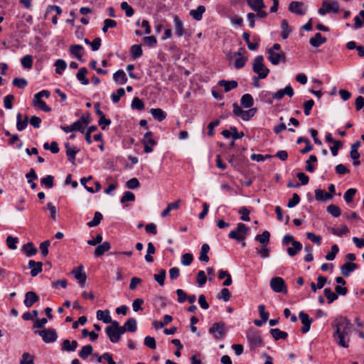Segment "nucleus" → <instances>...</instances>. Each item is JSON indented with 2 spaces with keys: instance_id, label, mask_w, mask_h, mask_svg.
Returning <instances> with one entry per match:
<instances>
[{
  "instance_id": "obj_9",
  "label": "nucleus",
  "mask_w": 364,
  "mask_h": 364,
  "mask_svg": "<svg viewBox=\"0 0 364 364\" xmlns=\"http://www.w3.org/2000/svg\"><path fill=\"white\" fill-rule=\"evenodd\" d=\"M142 144L144 146V152L146 154L153 151V146L156 144V141L153 139V134L151 132H147L142 139Z\"/></svg>"
},
{
  "instance_id": "obj_24",
  "label": "nucleus",
  "mask_w": 364,
  "mask_h": 364,
  "mask_svg": "<svg viewBox=\"0 0 364 364\" xmlns=\"http://www.w3.org/2000/svg\"><path fill=\"white\" fill-rule=\"evenodd\" d=\"M96 316L98 320L102 321L105 323H112L114 321L112 320L109 310H98Z\"/></svg>"
},
{
  "instance_id": "obj_33",
  "label": "nucleus",
  "mask_w": 364,
  "mask_h": 364,
  "mask_svg": "<svg viewBox=\"0 0 364 364\" xmlns=\"http://www.w3.org/2000/svg\"><path fill=\"white\" fill-rule=\"evenodd\" d=\"M150 112L154 118L159 120V122L163 121L166 117V112L160 108H152L151 109Z\"/></svg>"
},
{
  "instance_id": "obj_13",
  "label": "nucleus",
  "mask_w": 364,
  "mask_h": 364,
  "mask_svg": "<svg viewBox=\"0 0 364 364\" xmlns=\"http://www.w3.org/2000/svg\"><path fill=\"white\" fill-rule=\"evenodd\" d=\"M289 10L298 15H304L306 14V7L299 1H291L289 5Z\"/></svg>"
},
{
  "instance_id": "obj_55",
  "label": "nucleus",
  "mask_w": 364,
  "mask_h": 364,
  "mask_svg": "<svg viewBox=\"0 0 364 364\" xmlns=\"http://www.w3.org/2000/svg\"><path fill=\"white\" fill-rule=\"evenodd\" d=\"M338 251L339 249L337 245H332L331 248V252L326 255V259L328 261L333 260Z\"/></svg>"
},
{
  "instance_id": "obj_60",
  "label": "nucleus",
  "mask_w": 364,
  "mask_h": 364,
  "mask_svg": "<svg viewBox=\"0 0 364 364\" xmlns=\"http://www.w3.org/2000/svg\"><path fill=\"white\" fill-rule=\"evenodd\" d=\"M193 259V255L191 253H185L181 257V264L184 266L190 265Z\"/></svg>"
},
{
  "instance_id": "obj_6",
  "label": "nucleus",
  "mask_w": 364,
  "mask_h": 364,
  "mask_svg": "<svg viewBox=\"0 0 364 364\" xmlns=\"http://www.w3.org/2000/svg\"><path fill=\"white\" fill-rule=\"evenodd\" d=\"M248 232V228L243 223H238L236 230H231L228 235L231 239H235L238 242L244 241L245 235Z\"/></svg>"
},
{
  "instance_id": "obj_39",
  "label": "nucleus",
  "mask_w": 364,
  "mask_h": 364,
  "mask_svg": "<svg viewBox=\"0 0 364 364\" xmlns=\"http://www.w3.org/2000/svg\"><path fill=\"white\" fill-rule=\"evenodd\" d=\"M87 73V70L85 68H81L78 73H77V80L82 84V85H88L89 80L87 78L85 77V75Z\"/></svg>"
},
{
  "instance_id": "obj_37",
  "label": "nucleus",
  "mask_w": 364,
  "mask_h": 364,
  "mask_svg": "<svg viewBox=\"0 0 364 364\" xmlns=\"http://www.w3.org/2000/svg\"><path fill=\"white\" fill-rule=\"evenodd\" d=\"M270 333L275 340L285 339L288 336L287 332L281 331L279 328H272Z\"/></svg>"
},
{
  "instance_id": "obj_50",
  "label": "nucleus",
  "mask_w": 364,
  "mask_h": 364,
  "mask_svg": "<svg viewBox=\"0 0 364 364\" xmlns=\"http://www.w3.org/2000/svg\"><path fill=\"white\" fill-rule=\"evenodd\" d=\"M82 50V46L80 45H74L72 46L70 48V53L74 55L77 59L80 60L82 58L81 50Z\"/></svg>"
},
{
  "instance_id": "obj_31",
  "label": "nucleus",
  "mask_w": 364,
  "mask_h": 364,
  "mask_svg": "<svg viewBox=\"0 0 364 364\" xmlns=\"http://www.w3.org/2000/svg\"><path fill=\"white\" fill-rule=\"evenodd\" d=\"M331 193H327L321 189L315 190V198L318 201L327 200L333 198Z\"/></svg>"
},
{
  "instance_id": "obj_5",
  "label": "nucleus",
  "mask_w": 364,
  "mask_h": 364,
  "mask_svg": "<svg viewBox=\"0 0 364 364\" xmlns=\"http://www.w3.org/2000/svg\"><path fill=\"white\" fill-rule=\"evenodd\" d=\"M339 11V4L338 1H334L329 2L324 0L322 3V7L318 9V14L321 16L326 15V14L333 13L337 14Z\"/></svg>"
},
{
  "instance_id": "obj_44",
  "label": "nucleus",
  "mask_w": 364,
  "mask_h": 364,
  "mask_svg": "<svg viewBox=\"0 0 364 364\" xmlns=\"http://www.w3.org/2000/svg\"><path fill=\"white\" fill-rule=\"evenodd\" d=\"M55 73L61 75L67 68V63L64 60L58 59L55 63Z\"/></svg>"
},
{
  "instance_id": "obj_53",
  "label": "nucleus",
  "mask_w": 364,
  "mask_h": 364,
  "mask_svg": "<svg viewBox=\"0 0 364 364\" xmlns=\"http://www.w3.org/2000/svg\"><path fill=\"white\" fill-rule=\"evenodd\" d=\"M231 294L228 289L223 288L220 291V294H218L217 298L218 299H223L224 301H228L230 299Z\"/></svg>"
},
{
  "instance_id": "obj_43",
  "label": "nucleus",
  "mask_w": 364,
  "mask_h": 364,
  "mask_svg": "<svg viewBox=\"0 0 364 364\" xmlns=\"http://www.w3.org/2000/svg\"><path fill=\"white\" fill-rule=\"evenodd\" d=\"M348 231H349L348 228L345 225H341L339 228H331V232L332 234H333L335 235H337V236H339V237L346 234L347 232H348Z\"/></svg>"
},
{
  "instance_id": "obj_51",
  "label": "nucleus",
  "mask_w": 364,
  "mask_h": 364,
  "mask_svg": "<svg viewBox=\"0 0 364 364\" xmlns=\"http://www.w3.org/2000/svg\"><path fill=\"white\" fill-rule=\"evenodd\" d=\"M125 95V91L124 88H119L117 90L116 93H112L111 95V99L113 103H117L120 98Z\"/></svg>"
},
{
  "instance_id": "obj_36",
  "label": "nucleus",
  "mask_w": 364,
  "mask_h": 364,
  "mask_svg": "<svg viewBox=\"0 0 364 364\" xmlns=\"http://www.w3.org/2000/svg\"><path fill=\"white\" fill-rule=\"evenodd\" d=\"M247 3L252 10H259L265 8L263 0H247Z\"/></svg>"
},
{
  "instance_id": "obj_22",
  "label": "nucleus",
  "mask_w": 364,
  "mask_h": 364,
  "mask_svg": "<svg viewBox=\"0 0 364 364\" xmlns=\"http://www.w3.org/2000/svg\"><path fill=\"white\" fill-rule=\"evenodd\" d=\"M218 85L224 88L225 92H228L238 86V83L235 80H221L218 82Z\"/></svg>"
},
{
  "instance_id": "obj_28",
  "label": "nucleus",
  "mask_w": 364,
  "mask_h": 364,
  "mask_svg": "<svg viewBox=\"0 0 364 364\" xmlns=\"http://www.w3.org/2000/svg\"><path fill=\"white\" fill-rule=\"evenodd\" d=\"M291 245L287 249V252L290 257H294L302 250V244L299 241H293Z\"/></svg>"
},
{
  "instance_id": "obj_30",
  "label": "nucleus",
  "mask_w": 364,
  "mask_h": 364,
  "mask_svg": "<svg viewBox=\"0 0 364 364\" xmlns=\"http://www.w3.org/2000/svg\"><path fill=\"white\" fill-rule=\"evenodd\" d=\"M113 80L115 82L124 85L127 81L126 73L122 70H119L113 74Z\"/></svg>"
},
{
  "instance_id": "obj_14",
  "label": "nucleus",
  "mask_w": 364,
  "mask_h": 364,
  "mask_svg": "<svg viewBox=\"0 0 364 364\" xmlns=\"http://www.w3.org/2000/svg\"><path fill=\"white\" fill-rule=\"evenodd\" d=\"M105 332L112 343H117L120 341L121 337L113 323L106 327Z\"/></svg>"
},
{
  "instance_id": "obj_63",
  "label": "nucleus",
  "mask_w": 364,
  "mask_h": 364,
  "mask_svg": "<svg viewBox=\"0 0 364 364\" xmlns=\"http://www.w3.org/2000/svg\"><path fill=\"white\" fill-rule=\"evenodd\" d=\"M71 125L73 132L77 131L81 133L85 132L86 127L79 119L73 123Z\"/></svg>"
},
{
  "instance_id": "obj_61",
  "label": "nucleus",
  "mask_w": 364,
  "mask_h": 364,
  "mask_svg": "<svg viewBox=\"0 0 364 364\" xmlns=\"http://www.w3.org/2000/svg\"><path fill=\"white\" fill-rule=\"evenodd\" d=\"M255 108H252L250 109L249 110H244L240 117L245 121H248L255 115Z\"/></svg>"
},
{
  "instance_id": "obj_17",
  "label": "nucleus",
  "mask_w": 364,
  "mask_h": 364,
  "mask_svg": "<svg viewBox=\"0 0 364 364\" xmlns=\"http://www.w3.org/2000/svg\"><path fill=\"white\" fill-rule=\"evenodd\" d=\"M245 50L244 48H240L238 52H235L233 53L234 57H237L235 61V67L237 69H240L243 68L246 63L247 58L241 56L242 53H245Z\"/></svg>"
},
{
  "instance_id": "obj_19",
  "label": "nucleus",
  "mask_w": 364,
  "mask_h": 364,
  "mask_svg": "<svg viewBox=\"0 0 364 364\" xmlns=\"http://www.w3.org/2000/svg\"><path fill=\"white\" fill-rule=\"evenodd\" d=\"M173 18L175 26V33L178 37H181L185 33L183 23L177 15H174Z\"/></svg>"
},
{
  "instance_id": "obj_29",
  "label": "nucleus",
  "mask_w": 364,
  "mask_h": 364,
  "mask_svg": "<svg viewBox=\"0 0 364 364\" xmlns=\"http://www.w3.org/2000/svg\"><path fill=\"white\" fill-rule=\"evenodd\" d=\"M326 41V38L323 37L320 33H316L314 37L309 40V43L313 47L317 48Z\"/></svg>"
},
{
  "instance_id": "obj_41",
  "label": "nucleus",
  "mask_w": 364,
  "mask_h": 364,
  "mask_svg": "<svg viewBox=\"0 0 364 364\" xmlns=\"http://www.w3.org/2000/svg\"><path fill=\"white\" fill-rule=\"evenodd\" d=\"M92 351L93 348L91 345L84 346L79 352V356L82 359L85 360L87 358L89 355H90L92 353Z\"/></svg>"
},
{
  "instance_id": "obj_23",
  "label": "nucleus",
  "mask_w": 364,
  "mask_h": 364,
  "mask_svg": "<svg viewBox=\"0 0 364 364\" xmlns=\"http://www.w3.org/2000/svg\"><path fill=\"white\" fill-rule=\"evenodd\" d=\"M111 248L110 243L109 242H104L102 244L99 245L95 250L94 255L96 257L102 256L105 252H108Z\"/></svg>"
},
{
  "instance_id": "obj_2",
  "label": "nucleus",
  "mask_w": 364,
  "mask_h": 364,
  "mask_svg": "<svg viewBox=\"0 0 364 364\" xmlns=\"http://www.w3.org/2000/svg\"><path fill=\"white\" fill-rule=\"evenodd\" d=\"M262 55L257 56L254 60L252 66L253 71L258 74L260 79L265 78L269 73V70L264 65Z\"/></svg>"
},
{
  "instance_id": "obj_8",
  "label": "nucleus",
  "mask_w": 364,
  "mask_h": 364,
  "mask_svg": "<svg viewBox=\"0 0 364 364\" xmlns=\"http://www.w3.org/2000/svg\"><path fill=\"white\" fill-rule=\"evenodd\" d=\"M269 284L272 289L276 293H287L285 282L282 277H276L272 278Z\"/></svg>"
},
{
  "instance_id": "obj_16",
  "label": "nucleus",
  "mask_w": 364,
  "mask_h": 364,
  "mask_svg": "<svg viewBox=\"0 0 364 364\" xmlns=\"http://www.w3.org/2000/svg\"><path fill=\"white\" fill-rule=\"evenodd\" d=\"M82 266H80L77 269L72 271V273L74 274L75 278L77 280L81 287L85 286L87 279L85 273L82 272Z\"/></svg>"
},
{
  "instance_id": "obj_52",
  "label": "nucleus",
  "mask_w": 364,
  "mask_h": 364,
  "mask_svg": "<svg viewBox=\"0 0 364 364\" xmlns=\"http://www.w3.org/2000/svg\"><path fill=\"white\" fill-rule=\"evenodd\" d=\"M131 107L132 109L142 110L144 108V103L141 100L136 97L133 99Z\"/></svg>"
},
{
  "instance_id": "obj_15",
  "label": "nucleus",
  "mask_w": 364,
  "mask_h": 364,
  "mask_svg": "<svg viewBox=\"0 0 364 364\" xmlns=\"http://www.w3.org/2000/svg\"><path fill=\"white\" fill-rule=\"evenodd\" d=\"M299 318L303 324L301 331L304 333L309 332L312 320L309 318V315L304 311H301L299 314Z\"/></svg>"
},
{
  "instance_id": "obj_11",
  "label": "nucleus",
  "mask_w": 364,
  "mask_h": 364,
  "mask_svg": "<svg viewBox=\"0 0 364 364\" xmlns=\"http://www.w3.org/2000/svg\"><path fill=\"white\" fill-rule=\"evenodd\" d=\"M43 341L46 343H53L56 341L58 335L54 329H44L38 332Z\"/></svg>"
},
{
  "instance_id": "obj_38",
  "label": "nucleus",
  "mask_w": 364,
  "mask_h": 364,
  "mask_svg": "<svg viewBox=\"0 0 364 364\" xmlns=\"http://www.w3.org/2000/svg\"><path fill=\"white\" fill-rule=\"evenodd\" d=\"M210 250V247L208 244H203L201 247L200 252L199 260L201 262H208L209 261V257L208 252Z\"/></svg>"
},
{
  "instance_id": "obj_62",
  "label": "nucleus",
  "mask_w": 364,
  "mask_h": 364,
  "mask_svg": "<svg viewBox=\"0 0 364 364\" xmlns=\"http://www.w3.org/2000/svg\"><path fill=\"white\" fill-rule=\"evenodd\" d=\"M238 213L241 215V220L243 221H250V218L249 217L250 211L247 209V208L243 206L241 207Z\"/></svg>"
},
{
  "instance_id": "obj_49",
  "label": "nucleus",
  "mask_w": 364,
  "mask_h": 364,
  "mask_svg": "<svg viewBox=\"0 0 364 364\" xmlns=\"http://www.w3.org/2000/svg\"><path fill=\"white\" fill-rule=\"evenodd\" d=\"M327 212L335 218H338L341 215L340 208L333 204L329 205L327 207Z\"/></svg>"
},
{
  "instance_id": "obj_56",
  "label": "nucleus",
  "mask_w": 364,
  "mask_h": 364,
  "mask_svg": "<svg viewBox=\"0 0 364 364\" xmlns=\"http://www.w3.org/2000/svg\"><path fill=\"white\" fill-rule=\"evenodd\" d=\"M324 295L328 300V303L331 304L338 299L337 294L333 292L330 288H326L324 289Z\"/></svg>"
},
{
  "instance_id": "obj_48",
  "label": "nucleus",
  "mask_w": 364,
  "mask_h": 364,
  "mask_svg": "<svg viewBox=\"0 0 364 364\" xmlns=\"http://www.w3.org/2000/svg\"><path fill=\"white\" fill-rule=\"evenodd\" d=\"M121 9L125 12V14L127 17H131L134 15V9L132 7L129 5V4L126 1H123L120 5Z\"/></svg>"
},
{
  "instance_id": "obj_21",
  "label": "nucleus",
  "mask_w": 364,
  "mask_h": 364,
  "mask_svg": "<svg viewBox=\"0 0 364 364\" xmlns=\"http://www.w3.org/2000/svg\"><path fill=\"white\" fill-rule=\"evenodd\" d=\"M358 268L356 264L348 262L341 267V272L344 277H348L350 274Z\"/></svg>"
},
{
  "instance_id": "obj_3",
  "label": "nucleus",
  "mask_w": 364,
  "mask_h": 364,
  "mask_svg": "<svg viewBox=\"0 0 364 364\" xmlns=\"http://www.w3.org/2000/svg\"><path fill=\"white\" fill-rule=\"evenodd\" d=\"M50 95V92L48 90H41L34 95L33 97V105L40 108L41 110L48 112L51 109L46 105V103L41 100L42 97L48 98Z\"/></svg>"
},
{
  "instance_id": "obj_54",
  "label": "nucleus",
  "mask_w": 364,
  "mask_h": 364,
  "mask_svg": "<svg viewBox=\"0 0 364 364\" xmlns=\"http://www.w3.org/2000/svg\"><path fill=\"white\" fill-rule=\"evenodd\" d=\"M127 331L135 332L136 331V321L134 318H129L124 323Z\"/></svg>"
},
{
  "instance_id": "obj_25",
  "label": "nucleus",
  "mask_w": 364,
  "mask_h": 364,
  "mask_svg": "<svg viewBox=\"0 0 364 364\" xmlns=\"http://www.w3.org/2000/svg\"><path fill=\"white\" fill-rule=\"evenodd\" d=\"M28 267L31 269V275L34 277L37 276L42 271V263L40 262H35L34 260H30L28 262Z\"/></svg>"
},
{
  "instance_id": "obj_64",
  "label": "nucleus",
  "mask_w": 364,
  "mask_h": 364,
  "mask_svg": "<svg viewBox=\"0 0 364 364\" xmlns=\"http://www.w3.org/2000/svg\"><path fill=\"white\" fill-rule=\"evenodd\" d=\"M20 364H34L33 358L28 353H24L22 355Z\"/></svg>"
},
{
  "instance_id": "obj_40",
  "label": "nucleus",
  "mask_w": 364,
  "mask_h": 364,
  "mask_svg": "<svg viewBox=\"0 0 364 364\" xmlns=\"http://www.w3.org/2000/svg\"><path fill=\"white\" fill-rule=\"evenodd\" d=\"M23 250L27 257H31L36 254L37 249L34 247L32 242L26 243L23 247Z\"/></svg>"
},
{
  "instance_id": "obj_35",
  "label": "nucleus",
  "mask_w": 364,
  "mask_h": 364,
  "mask_svg": "<svg viewBox=\"0 0 364 364\" xmlns=\"http://www.w3.org/2000/svg\"><path fill=\"white\" fill-rule=\"evenodd\" d=\"M240 103L245 108H250L254 104L253 97L250 94H245L241 97Z\"/></svg>"
},
{
  "instance_id": "obj_34",
  "label": "nucleus",
  "mask_w": 364,
  "mask_h": 364,
  "mask_svg": "<svg viewBox=\"0 0 364 364\" xmlns=\"http://www.w3.org/2000/svg\"><path fill=\"white\" fill-rule=\"evenodd\" d=\"M270 233L267 230L264 231L261 235H257L255 240L264 246H267L269 242Z\"/></svg>"
},
{
  "instance_id": "obj_59",
  "label": "nucleus",
  "mask_w": 364,
  "mask_h": 364,
  "mask_svg": "<svg viewBox=\"0 0 364 364\" xmlns=\"http://www.w3.org/2000/svg\"><path fill=\"white\" fill-rule=\"evenodd\" d=\"M357 190L355 188H349L346 191L344 194V199L347 203H350L353 201V198L356 193Z\"/></svg>"
},
{
  "instance_id": "obj_45",
  "label": "nucleus",
  "mask_w": 364,
  "mask_h": 364,
  "mask_svg": "<svg viewBox=\"0 0 364 364\" xmlns=\"http://www.w3.org/2000/svg\"><path fill=\"white\" fill-rule=\"evenodd\" d=\"M22 66L26 69H31L33 66V58L30 55H26L21 59Z\"/></svg>"
},
{
  "instance_id": "obj_27",
  "label": "nucleus",
  "mask_w": 364,
  "mask_h": 364,
  "mask_svg": "<svg viewBox=\"0 0 364 364\" xmlns=\"http://www.w3.org/2000/svg\"><path fill=\"white\" fill-rule=\"evenodd\" d=\"M205 11L204 6H198L196 9L191 10L189 12L190 16L196 21H200L203 18V14Z\"/></svg>"
},
{
  "instance_id": "obj_26",
  "label": "nucleus",
  "mask_w": 364,
  "mask_h": 364,
  "mask_svg": "<svg viewBox=\"0 0 364 364\" xmlns=\"http://www.w3.org/2000/svg\"><path fill=\"white\" fill-rule=\"evenodd\" d=\"M65 147L66 148V154L68 156V160L72 164H75V156L79 151V149L76 147H71L69 143H65Z\"/></svg>"
},
{
  "instance_id": "obj_42",
  "label": "nucleus",
  "mask_w": 364,
  "mask_h": 364,
  "mask_svg": "<svg viewBox=\"0 0 364 364\" xmlns=\"http://www.w3.org/2000/svg\"><path fill=\"white\" fill-rule=\"evenodd\" d=\"M281 28H282V37L283 39H286L288 38L289 34L291 32V28L289 27L288 21L285 19H284L282 21L281 23Z\"/></svg>"
},
{
  "instance_id": "obj_20",
  "label": "nucleus",
  "mask_w": 364,
  "mask_h": 364,
  "mask_svg": "<svg viewBox=\"0 0 364 364\" xmlns=\"http://www.w3.org/2000/svg\"><path fill=\"white\" fill-rule=\"evenodd\" d=\"M77 346L78 343L76 341H70L68 339H65L62 343L61 349L63 351L73 352L76 350Z\"/></svg>"
},
{
  "instance_id": "obj_58",
  "label": "nucleus",
  "mask_w": 364,
  "mask_h": 364,
  "mask_svg": "<svg viewBox=\"0 0 364 364\" xmlns=\"http://www.w3.org/2000/svg\"><path fill=\"white\" fill-rule=\"evenodd\" d=\"M196 279L198 286L200 287H202L206 283L207 281V277L205 274V272L203 270L199 271L197 274Z\"/></svg>"
},
{
  "instance_id": "obj_12",
  "label": "nucleus",
  "mask_w": 364,
  "mask_h": 364,
  "mask_svg": "<svg viewBox=\"0 0 364 364\" xmlns=\"http://www.w3.org/2000/svg\"><path fill=\"white\" fill-rule=\"evenodd\" d=\"M284 95H287L289 97L294 95V90L290 85H287L284 89L279 90L276 92H272V98L277 100H280Z\"/></svg>"
},
{
  "instance_id": "obj_7",
  "label": "nucleus",
  "mask_w": 364,
  "mask_h": 364,
  "mask_svg": "<svg viewBox=\"0 0 364 364\" xmlns=\"http://www.w3.org/2000/svg\"><path fill=\"white\" fill-rule=\"evenodd\" d=\"M209 333L211 334L215 339H221L225 335V324L223 322H217L208 330Z\"/></svg>"
},
{
  "instance_id": "obj_46",
  "label": "nucleus",
  "mask_w": 364,
  "mask_h": 364,
  "mask_svg": "<svg viewBox=\"0 0 364 364\" xmlns=\"http://www.w3.org/2000/svg\"><path fill=\"white\" fill-rule=\"evenodd\" d=\"M131 55L133 58L136 59L142 55V49L140 45H133L130 49Z\"/></svg>"
},
{
  "instance_id": "obj_32",
  "label": "nucleus",
  "mask_w": 364,
  "mask_h": 364,
  "mask_svg": "<svg viewBox=\"0 0 364 364\" xmlns=\"http://www.w3.org/2000/svg\"><path fill=\"white\" fill-rule=\"evenodd\" d=\"M16 128L18 131H23L24 130L28 123V117H26L24 119H22V115L21 113H18L16 115Z\"/></svg>"
},
{
  "instance_id": "obj_4",
  "label": "nucleus",
  "mask_w": 364,
  "mask_h": 364,
  "mask_svg": "<svg viewBox=\"0 0 364 364\" xmlns=\"http://www.w3.org/2000/svg\"><path fill=\"white\" fill-rule=\"evenodd\" d=\"M247 338L252 348H257L262 344L260 333L255 328H251L248 331Z\"/></svg>"
},
{
  "instance_id": "obj_57",
  "label": "nucleus",
  "mask_w": 364,
  "mask_h": 364,
  "mask_svg": "<svg viewBox=\"0 0 364 364\" xmlns=\"http://www.w3.org/2000/svg\"><path fill=\"white\" fill-rule=\"evenodd\" d=\"M154 279L159 283L160 286L164 285V279L166 277L165 269H160L159 274H154Z\"/></svg>"
},
{
  "instance_id": "obj_18",
  "label": "nucleus",
  "mask_w": 364,
  "mask_h": 364,
  "mask_svg": "<svg viewBox=\"0 0 364 364\" xmlns=\"http://www.w3.org/2000/svg\"><path fill=\"white\" fill-rule=\"evenodd\" d=\"M39 299L38 296L34 291H28L26 293L25 299L23 301L24 305L30 308Z\"/></svg>"
},
{
  "instance_id": "obj_10",
  "label": "nucleus",
  "mask_w": 364,
  "mask_h": 364,
  "mask_svg": "<svg viewBox=\"0 0 364 364\" xmlns=\"http://www.w3.org/2000/svg\"><path fill=\"white\" fill-rule=\"evenodd\" d=\"M268 59L274 65L282 62H285V54L282 51L276 52L273 49H268Z\"/></svg>"
},
{
  "instance_id": "obj_1",
  "label": "nucleus",
  "mask_w": 364,
  "mask_h": 364,
  "mask_svg": "<svg viewBox=\"0 0 364 364\" xmlns=\"http://www.w3.org/2000/svg\"><path fill=\"white\" fill-rule=\"evenodd\" d=\"M331 326L334 329L333 338L335 342L340 347L348 348L350 336L353 328L350 321L346 317L339 316L332 321Z\"/></svg>"
},
{
  "instance_id": "obj_47",
  "label": "nucleus",
  "mask_w": 364,
  "mask_h": 364,
  "mask_svg": "<svg viewBox=\"0 0 364 364\" xmlns=\"http://www.w3.org/2000/svg\"><path fill=\"white\" fill-rule=\"evenodd\" d=\"M102 219V215L100 212H95L93 219L87 223L90 228L97 226Z\"/></svg>"
}]
</instances>
